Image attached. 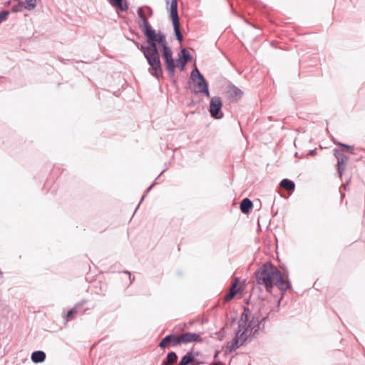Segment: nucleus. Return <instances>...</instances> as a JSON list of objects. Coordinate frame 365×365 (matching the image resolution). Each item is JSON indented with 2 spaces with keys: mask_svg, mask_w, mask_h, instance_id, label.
<instances>
[{
  "mask_svg": "<svg viewBox=\"0 0 365 365\" xmlns=\"http://www.w3.org/2000/svg\"><path fill=\"white\" fill-rule=\"evenodd\" d=\"M144 36L146 38L148 46H140L139 43L134 39H130V41L143 53L150 66V73L157 79L163 76V69L158 48V43L162 47V56L168 75L170 78H173L175 75V68L176 65L173 58L172 49L167 41L165 34L161 31L157 32L155 30H151L150 27L146 24L145 25Z\"/></svg>",
  "mask_w": 365,
  "mask_h": 365,
  "instance_id": "obj_1",
  "label": "nucleus"
},
{
  "mask_svg": "<svg viewBox=\"0 0 365 365\" xmlns=\"http://www.w3.org/2000/svg\"><path fill=\"white\" fill-rule=\"evenodd\" d=\"M255 276L257 284L264 287L268 292H271L274 286L284 292L291 288V283L284 279L282 272L270 262L259 266L256 269Z\"/></svg>",
  "mask_w": 365,
  "mask_h": 365,
  "instance_id": "obj_2",
  "label": "nucleus"
},
{
  "mask_svg": "<svg viewBox=\"0 0 365 365\" xmlns=\"http://www.w3.org/2000/svg\"><path fill=\"white\" fill-rule=\"evenodd\" d=\"M190 80L192 81V91L195 94L203 93L210 97L209 86L204 76L195 66L190 73Z\"/></svg>",
  "mask_w": 365,
  "mask_h": 365,
  "instance_id": "obj_3",
  "label": "nucleus"
},
{
  "mask_svg": "<svg viewBox=\"0 0 365 365\" xmlns=\"http://www.w3.org/2000/svg\"><path fill=\"white\" fill-rule=\"evenodd\" d=\"M239 327L247 328L252 334V331L257 329V313L252 314L248 307H245L241 317L239 320Z\"/></svg>",
  "mask_w": 365,
  "mask_h": 365,
  "instance_id": "obj_4",
  "label": "nucleus"
},
{
  "mask_svg": "<svg viewBox=\"0 0 365 365\" xmlns=\"http://www.w3.org/2000/svg\"><path fill=\"white\" fill-rule=\"evenodd\" d=\"M138 16L140 19L138 26L143 34H144L145 25L147 24L151 30H154L148 21V17H152L153 15V10L149 6H143L138 7L137 10Z\"/></svg>",
  "mask_w": 365,
  "mask_h": 365,
  "instance_id": "obj_5",
  "label": "nucleus"
},
{
  "mask_svg": "<svg viewBox=\"0 0 365 365\" xmlns=\"http://www.w3.org/2000/svg\"><path fill=\"white\" fill-rule=\"evenodd\" d=\"M222 102L219 96H213L210 99L209 112L211 117L215 119H221L223 114L221 112Z\"/></svg>",
  "mask_w": 365,
  "mask_h": 365,
  "instance_id": "obj_6",
  "label": "nucleus"
},
{
  "mask_svg": "<svg viewBox=\"0 0 365 365\" xmlns=\"http://www.w3.org/2000/svg\"><path fill=\"white\" fill-rule=\"evenodd\" d=\"M333 151L334 155L337 160V173L339 174V176L341 178L349 158L344 153V149L338 150L336 148H334Z\"/></svg>",
  "mask_w": 365,
  "mask_h": 365,
  "instance_id": "obj_7",
  "label": "nucleus"
},
{
  "mask_svg": "<svg viewBox=\"0 0 365 365\" xmlns=\"http://www.w3.org/2000/svg\"><path fill=\"white\" fill-rule=\"evenodd\" d=\"M180 344V335L177 336L171 334L165 336L159 343V346L162 349L165 348L167 346L170 345L175 346Z\"/></svg>",
  "mask_w": 365,
  "mask_h": 365,
  "instance_id": "obj_8",
  "label": "nucleus"
},
{
  "mask_svg": "<svg viewBox=\"0 0 365 365\" xmlns=\"http://www.w3.org/2000/svg\"><path fill=\"white\" fill-rule=\"evenodd\" d=\"M180 344H187L191 342L202 343V339L197 333L185 332L180 335Z\"/></svg>",
  "mask_w": 365,
  "mask_h": 365,
  "instance_id": "obj_9",
  "label": "nucleus"
},
{
  "mask_svg": "<svg viewBox=\"0 0 365 365\" xmlns=\"http://www.w3.org/2000/svg\"><path fill=\"white\" fill-rule=\"evenodd\" d=\"M235 336L240 340L241 344L243 345L248 339L255 337V335H252L247 328H242L238 326Z\"/></svg>",
  "mask_w": 365,
  "mask_h": 365,
  "instance_id": "obj_10",
  "label": "nucleus"
},
{
  "mask_svg": "<svg viewBox=\"0 0 365 365\" xmlns=\"http://www.w3.org/2000/svg\"><path fill=\"white\" fill-rule=\"evenodd\" d=\"M86 300L83 299L81 302L76 303L74 305V307L68 312V313L66 314L67 320L68 321V320L72 319L73 318L74 314H83V313H85L86 312V309L80 311L78 309L82 305H84L86 304Z\"/></svg>",
  "mask_w": 365,
  "mask_h": 365,
  "instance_id": "obj_11",
  "label": "nucleus"
},
{
  "mask_svg": "<svg viewBox=\"0 0 365 365\" xmlns=\"http://www.w3.org/2000/svg\"><path fill=\"white\" fill-rule=\"evenodd\" d=\"M239 283V279L235 278V280L232 282L229 292L225 296V301L229 302L232 299L237 293V286Z\"/></svg>",
  "mask_w": 365,
  "mask_h": 365,
  "instance_id": "obj_12",
  "label": "nucleus"
},
{
  "mask_svg": "<svg viewBox=\"0 0 365 365\" xmlns=\"http://www.w3.org/2000/svg\"><path fill=\"white\" fill-rule=\"evenodd\" d=\"M111 6L119 9L121 11H126L129 6L125 0H108Z\"/></svg>",
  "mask_w": 365,
  "mask_h": 365,
  "instance_id": "obj_13",
  "label": "nucleus"
},
{
  "mask_svg": "<svg viewBox=\"0 0 365 365\" xmlns=\"http://www.w3.org/2000/svg\"><path fill=\"white\" fill-rule=\"evenodd\" d=\"M111 6L119 9L121 11H126L129 6L125 0H108Z\"/></svg>",
  "mask_w": 365,
  "mask_h": 365,
  "instance_id": "obj_14",
  "label": "nucleus"
},
{
  "mask_svg": "<svg viewBox=\"0 0 365 365\" xmlns=\"http://www.w3.org/2000/svg\"><path fill=\"white\" fill-rule=\"evenodd\" d=\"M240 207L242 213L248 214L253 207V203L249 198L246 197L241 201Z\"/></svg>",
  "mask_w": 365,
  "mask_h": 365,
  "instance_id": "obj_15",
  "label": "nucleus"
},
{
  "mask_svg": "<svg viewBox=\"0 0 365 365\" xmlns=\"http://www.w3.org/2000/svg\"><path fill=\"white\" fill-rule=\"evenodd\" d=\"M31 359L35 364L42 363L46 359V354L43 351H35L31 354Z\"/></svg>",
  "mask_w": 365,
  "mask_h": 365,
  "instance_id": "obj_16",
  "label": "nucleus"
},
{
  "mask_svg": "<svg viewBox=\"0 0 365 365\" xmlns=\"http://www.w3.org/2000/svg\"><path fill=\"white\" fill-rule=\"evenodd\" d=\"M170 17L172 21H179L177 0H172L170 2Z\"/></svg>",
  "mask_w": 365,
  "mask_h": 365,
  "instance_id": "obj_17",
  "label": "nucleus"
},
{
  "mask_svg": "<svg viewBox=\"0 0 365 365\" xmlns=\"http://www.w3.org/2000/svg\"><path fill=\"white\" fill-rule=\"evenodd\" d=\"M279 185L282 188H284L288 191H293L295 188L294 182L292 180H289L287 178L283 179L280 182Z\"/></svg>",
  "mask_w": 365,
  "mask_h": 365,
  "instance_id": "obj_18",
  "label": "nucleus"
},
{
  "mask_svg": "<svg viewBox=\"0 0 365 365\" xmlns=\"http://www.w3.org/2000/svg\"><path fill=\"white\" fill-rule=\"evenodd\" d=\"M230 96L232 98V101H236L241 98L242 95V91L238 88L237 87L233 86L230 88Z\"/></svg>",
  "mask_w": 365,
  "mask_h": 365,
  "instance_id": "obj_19",
  "label": "nucleus"
},
{
  "mask_svg": "<svg viewBox=\"0 0 365 365\" xmlns=\"http://www.w3.org/2000/svg\"><path fill=\"white\" fill-rule=\"evenodd\" d=\"M195 360L192 352H187L185 356H182L178 365H188Z\"/></svg>",
  "mask_w": 365,
  "mask_h": 365,
  "instance_id": "obj_20",
  "label": "nucleus"
},
{
  "mask_svg": "<svg viewBox=\"0 0 365 365\" xmlns=\"http://www.w3.org/2000/svg\"><path fill=\"white\" fill-rule=\"evenodd\" d=\"M241 346H242V344H241L240 340L235 336L231 342L227 344V351L231 352L233 349H237Z\"/></svg>",
  "mask_w": 365,
  "mask_h": 365,
  "instance_id": "obj_21",
  "label": "nucleus"
},
{
  "mask_svg": "<svg viewBox=\"0 0 365 365\" xmlns=\"http://www.w3.org/2000/svg\"><path fill=\"white\" fill-rule=\"evenodd\" d=\"M173 26L174 32H175L177 40L180 43L182 42V41L183 39V36L180 31L179 21H173Z\"/></svg>",
  "mask_w": 365,
  "mask_h": 365,
  "instance_id": "obj_22",
  "label": "nucleus"
},
{
  "mask_svg": "<svg viewBox=\"0 0 365 365\" xmlns=\"http://www.w3.org/2000/svg\"><path fill=\"white\" fill-rule=\"evenodd\" d=\"M37 1L38 0H25L24 1H23L24 9H25L27 11L34 10L37 5Z\"/></svg>",
  "mask_w": 365,
  "mask_h": 365,
  "instance_id": "obj_23",
  "label": "nucleus"
},
{
  "mask_svg": "<svg viewBox=\"0 0 365 365\" xmlns=\"http://www.w3.org/2000/svg\"><path fill=\"white\" fill-rule=\"evenodd\" d=\"M259 312H260V309L257 312V322L258 323L257 325V329H254L252 332V335H255V336L259 334V331H263L264 329V323L259 320Z\"/></svg>",
  "mask_w": 365,
  "mask_h": 365,
  "instance_id": "obj_24",
  "label": "nucleus"
},
{
  "mask_svg": "<svg viewBox=\"0 0 365 365\" xmlns=\"http://www.w3.org/2000/svg\"><path fill=\"white\" fill-rule=\"evenodd\" d=\"M180 53H181V56L179 58L180 59H181L187 63L188 61H191L192 56L186 48H182L181 50Z\"/></svg>",
  "mask_w": 365,
  "mask_h": 365,
  "instance_id": "obj_25",
  "label": "nucleus"
},
{
  "mask_svg": "<svg viewBox=\"0 0 365 365\" xmlns=\"http://www.w3.org/2000/svg\"><path fill=\"white\" fill-rule=\"evenodd\" d=\"M167 361L168 364H173L175 363L178 359V356L175 352L170 351L167 354L166 357Z\"/></svg>",
  "mask_w": 365,
  "mask_h": 365,
  "instance_id": "obj_26",
  "label": "nucleus"
},
{
  "mask_svg": "<svg viewBox=\"0 0 365 365\" xmlns=\"http://www.w3.org/2000/svg\"><path fill=\"white\" fill-rule=\"evenodd\" d=\"M24 9L23 1H19L16 4H14L11 9V12L12 13H18L21 12Z\"/></svg>",
  "mask_w": 365,
  "mask_h": 365,
  "instance_id": "obj_27",
  "label": "nucleus"
},
{
  "mask_svg": "<svg viewBox=\"0 0 365 365\" xmlns=\"http://www.w3.org/2000/svg\"><path fill=\"white\" fill-rule=\"evenodd\" d=\"M164 172V170H163L160 174L158 176V178L155 179V180L148 187V188L146 190L145 194L142 196L141 199H140V201L139 202V204L138 205V207L140 206V203L143 201L144 198L145 197L146 195L151 190L152 187H153V185L155 184L156 182V180H158V178L161 175V174Z\"/></svg>",
  "mask_w": 365,
  "mask_h": 365,
  "instance_id": "obj_28",
  "label": "nucleus"
},
{
  "mask_svg": "<svg viewBox=\"0 0 365 365\" xmlns=\"http://www.w3.org/2000/svg\"><path fill=\"white\" fill-rule=\"evenodd\" d=\"M9 15V11L4 10L0 12V24L6 20Z\"/></svg>",
  "mask_w": 365,
  "mask_h": 365,
  "instance_id": "obj_29",
  "label": "nucleus"
},
{
  "mask_svg": "<svg viewBox=\"0 0 365 365\" xmlns=\"http://www.w3.org/2000/svg\"><path fill=\"white\" fill-rule=\"evenodd\" d=\"M337 145H339V146H341V149H347L350 151H353L354 150V147L351 146V145H346V144H344V143H338Z\"/></svg>",
  "mask_w": 365,
  "mask_h": 365,
  "instance_id": "obj_30",
  "label": "nucleus"
},
{
  "mask_svg": "<svg viewBox=\"0 0 365 365\" xmlns=\"http://www.w3.org/2000/svg\"><path fill=\"white\" fill-rule=\"evenodd\" d=\"M178 62H179V63H180V70H181V71H183V70H184V68H185V65H186V63H187V62H185V61H182V60H181V59H180V58H178Z\"/></svg>",
  "mask_w": 365,
  "mask_h": 365,
  "instance_id": "obj_31",
  "label": "nucleus"
},
{
  "mask_svg": "<svg viewBox=\"0 0 365 365\" xmlns=\"http://www.w3.org/2000/svg\"><path fill=\"white\" fill-rule=\"evenodd\" d=\"M268 318H269V313H268L265 317H262V318H260V317H259V320H260L261 322H262L265 323V322L268 319Z\"/></svg>",
  "mask_w": 365,
  "mask_h": 365,
  "instance_id": "obj_32",
  "label": "nucleus"
},
{
  "mask_svg": "<svg viewBox=\"0 0 365 365\" xmlns=\"http://www.w3.org/2000/svg\"><path fill=\"white\" fill-rule=\"evenodd\" d=\"M315 154H316V149L311 150L309 152V153H308V155H315Z\"/></svg>",
  "mask_w": 365,
  "mask_h": 365,
  "instance_id": "obj_33",
  "label": "nucleus"
},
{
  "mask_svg": "<svg viewBox=\"0 0 365 365\" xmlns=\"http://www.w3.org/2000/svg\"><path fill=\"white\" fill-rule=\"evenodd\" d=\"M12 1H14V0H9L8 1L5 2L4 6H10Z\"/></svg>",
  "mask_w": 365,
  "mask_h": 365,
  "instance_id": "obj_34",
  "label": "nucleus"
},
{
  "mask_svg": "<svg viewBox=\"0 0 365 365\" xmlns=\"http://www.w3.org/2000/svg\"><path fill=\"white\" fill-rule=\"evenodd\" d=\"M80 311H83V309H86V311L88 309V308H83V305L79 307L78 309Z\"/></svg>",
  "mask_w": 365,
  "mask_h": 365,
  "instance_id": "obj_35",
  "label": "nucleus"
},
{
  "mask_svg": "<svg viewBox=\"0 0 365 365\" xmlns=\"http://www.w3.org/2000/svg\"><path fill=\"white\" fill-rule=\"evenodd\" d=\"M349 186V182H346L345 184L343 185L344 188L346 190V187Z\"/></svg>",
  "mask_w": 365,
  "mask_h": 365,
  "instance_id": "obj_36",
  "label": "nucleus"
},
{
  "mask_svg": "<svg viewBox=\"0 0 365 365\" xmlns=\"http://www.w3.org/2000/svg\"><path fill=\"white\" fill-rule=\"evenodd\" d=\"M123 272H124L125 274H128V275H129V278H130V274H130V272L129 271H124Z\"/></svg>",
  "mask_w": 365,
  "mask_h": 365,
  "instance_id": "obj_37",
  "label": "nucleus"
},
{
  "mask_svg": "<svg viewBox=\"0 0 365 365\" xmlns=\"http://www.w3.org/2000/svg\"><path fill=\"white\" fill-rule=\"evenodd\" d=\"M129 279L130 280V283H132L134 281V279H135L134 277H132L131 276H130V278H129Z\"/></svg>",
  "mask_w": 365,
  "mask_h": 365,
  "instance_id": "obj_38",
  "label": "nucleus"
},
{
  "mask_svg": "<svg viewBox=\"0 0 365 365\" xmlns=\"http://www.w3.org/2000/svg\"><path fill=\"white\" fill-rule=\"evenodd\" d=\"M161 365H170V364H168V362L163 361Z\"/></svg>",
  "mask_w": 365,
  "mask_h": 365,
  "instance_id": "obj_39",
  "label": "nucleus"
},
{
  "mask_svg": "<svg viewBox=\"0 0 365 365\" xmlns=\"http://www.w3.org/2000/svg\"><path fill=\"white\" fill-rule=\"evenodd\" d=\"M217 355H218V351H217L214 356L215 359H216L217 357Z\"/></svg>",
  "mask_w": 365,
  "mask_h": 365,
  "instance_id": "obj_40",
  "label": "nucleus"
},
{
  "mask_svg": "<svg viewBox=\"0 0 365 365\" xmlns=\"http://www.w3.org/2000/svg\"><path fill=\"white\" fill-rule=\"evenodd\" d=\"M165 1H166V4H170V0H165Z\"/></svg>",
  "mask_w": 365,
  "mask_h": 365,
  "instance_id": "obj_41",
  "label": "nucleus"
},
{
  "mask_svg": "<svg viewBox=\"0 0 365 365\" xmlns=\"http://www.w3.org/2000/svg\"><path fill=\"white\" fill-rule=\"evenodd\" d=\"M214 365H222L220 363H215Z\"/></svg>",
  "mask_w": 365,
  "mask_h": 365,
  "instance_id": "obj_42",
  "label": "nucleus"
},
{
  "mask_svg": "<svg viewBox=\"0 0 365 365\" xmlns=\"http://www.w3.org/2000/svg\"><path fill=\"white\" fill-rule=\"evenodd\" d=\"M1 274H2V272L0 271V275H1Z\"/></svg>",
  "mask_w": 365,
  "mask_h": 365,
  "instance_id": "obj_43",
  "label": "nucleus"
}]
</instances>
